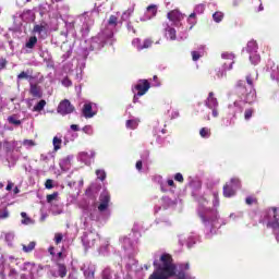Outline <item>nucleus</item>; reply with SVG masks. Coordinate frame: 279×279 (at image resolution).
<instances>
[{"label": "nucleus", "instance_id": "obj_1", "mask_svg": "<svg viewBox=\"0 0 279 279\" xmlns=\"http://www.w3.org/2000/svg\"><path fill=\"white\" fill-rule=\"evenodd\" d=\"M160 263L158 260H155L153 263L155 267V271L149 276L148 279H169L173 278V276L177 279H189V276L184 271V268H180L178 270V266L173 264V257L169 253H163L160 256Z\"/></svg>", "mask_w": 279, "mask_h": 279}, {"label": "nucleus", "instance_id": "obj_2", "mask_svg": "<svg viewBox=\"0 0 279 279\" xmlns=\"http://www.w3.org/2000/svg\"><path fill=\"white\" fill-rule=\"evenodd\" d=\"M246 83L250 86V90H247L243 81H238L235 85V93L244 104H254L256 99V92H254V80L252 78V75L246 76Z\"/></svg>", "mask_w": 279, "mask_h": 279}, {"label": "nucleus", "instance_id": "obj_3", "mask_svg": "<svg viewBox=\"0 0 279 279\" xmlns=\"http://www.w3.org/2000/svg\"><path fill=\"white\" fill-rule=\"evenodd\" d=\"M241 189V180L239 178H232L230 182H227L222 187L223 197L230 198L236 195V191Z\"/></svg>", "mask_w": 279, "mask_h": 279}, {"label": "nucleus", "instance_id": "obj_4", "mask_svg": "<svg viewBox=\"0 0 279 279\" xmlns=\"http://www.w3.org/2000/svg\"><path fill=\"white\" fill-rule=\"evenodd\" d=\"M57 111L59 114H62V117H65V114H71L72 112H74L75 107L71 104L69 99H64L59 104Z\"/></svg>", "mask_w": 279, "mask_h": 279}, {"label": "nucleus", "instance_id": "obj_5", "mask_svg": "<svg viewBox=\"0 0 279 279\" xmlns=\"http://www.w3.org/2000/svg\"><path fill=\"white\" fill-rule=\"evenodd\" d=\"M151 88V84L148 80H140L136 85H134L133 90H137V95L143 96Z\"/></svg>", "mask_w": 279, "mask_h": 279}, {"label": "nucleus", "instance_id": "obj_6", "mask_svg": "<svg viewBox=\"0 0 279 279\" xmlns=\"http://www.w3.org/2000/svg\"><path fill=\"white\" fill-rule=\"evenodd\" d=\"M167 19L169 21H171V23H173V25H175V27H178V25H180V21L184 20V14H182V12H180V10L174 9L167 13Z\"/></svg>", "mask_w": 279, "mask_h": 279}, {"label": "nucleus", "instance_id": "obj_7", "mask_svg": "<svg viewBox=\"0 0 279 279\" xmlns=\"http://www.w3.org/2000/svg\"><path fill=\"white\" fill-rule=\"evenodd\" d=\"M99 206L98 210L99 213H105V210H108V206H110V193L102 192L99 196Z\"/></svg>", "mask_w": 279, "mask_h": 279}, {"label": "nucleus", "instance_id": "obj_8", "mask_svg": "<svg viewBox=\"0 0 279 279\" xmlns=\"http://www.w3.org/2000/svg\"><path fill=\"white\" fill-rule=\"evenodd\" d=\"M82 114L85 119H93L97 112L93 111V104L88 102L83 106Z\"/></svg>", "mask_w": 279, "mask_h": 279}, {"label": "nucleus", "instance_id": "obj_9", "mask_svg": "<svg viewBox=\"0 0 279 279\" xmlns=\"http://www.w3.org/2000/svg\"><path fill=\"white\" fill-rule=\"evenodd\" d=\"M206 106L209 109H215L219 107V101H217V98L215 97V93L210 92L208 94V98L206 100Z\"/></svg>", "mask_w": 279, "mask_h": 279}, {"label": "nucleus", "instance_id": "obj_10", "mask_svg": "<svg viewBox=\"0 0 279 279\" xmlns=\"http://www.w3.org/2000/svg\"><path fill=\"white\" fill-rule=\"evenodd\" d=\"M29 93L32 97H35L36 99H41L43 97V90L40 89V86L37 84H31Z\"/></svg>", "mask_w": 279, "mask_h": 279}, {"label": "nucleus", "instance_id": "obj_11", "mask_svg": "<svg viewBox=\"0 0 279 279\" xmlns=\"http://www.w3.org/2000/svg\"><path fill=\"white\" fill-rule=\"evenodd\" d=\"M134 14V8H129L125 10L121 15V23H124L125 21H130V17Z\"/></svg>", "mask_w": 279, "mask_h": 279}, {"label": "nucleus", "instance_id": "obj_12", "mask_svg": "<svg viewBox=\"0 0 279 279\" xmlns=\"http://www.w3.org/2000/svg\"><path fill=\"white\" fill-rule=\"evenodd\" d=\"M221 58H222L223 60H232V62L229 64V68L225 66V69H228V71H231L232 64L234 63V53L223 52V53L221 54Z\"/></svg>", "mask_w": 279, "mask_h": 279}, {"label": "nucleus", "instance_id": "obj_13", "mask_svg": "<svg viewBox=\"0 0 279 279\" xmlns=\"http://www.w3.org/2000/svg\"><path fill=\"white\" fill-rule=\"evenodd\" d=\"M57 267H58V274L60 278H66V274L69 270H66V265L61 264V263H57Z\"/></svg>", "mask_w": 279, "mask_h": 279}, {"label": "nucleus", "instance_id": "obj_14", "mask_svg": "<svg viewBox=\"0 0 279 279\" xmlns=\"http://www.w3.org/2000/svg\"><path fill=\"white\" fill-rule=\"evenodd\" d=\"M47 29V23H43V24H36L33 27V32L34 34H43V32H45Z\"/></svg>", "mask_w": 279, "mask_h": 279}, {"label": "nucleus", "instance_id": "obj_15", "mask_svg": "<svg viewBox=\"0 0 279 279\" xmlns=\"http://www.w3.org/2000/svg\"><path fill=\"white\" fill-rule=\"evenodd\" d=\"M46 106H47V101L45 99H41L36 104L33 110L34 112H43Z\"/></svg>", "mask_w": 279, "mask_h": 279}, {"label": "nucleus", "instance_id": "obj_16", "mask_svg": "<svg viewBox=\"0 0 279 279\" xmlns=\"http://www.w3.org/2000/svg\"><path fill=\"white\" fill-rule=\"evenodd\" d=\"M36 43H38V38L36 36L29 37L25 45L26 49H34V47H36Z\"/></svg>", "mask_w": 279, "mask_h": 279}, {"label": "nucleus", "instance_id": "obj_17", "mask_svg": "<svg viewBox=\"0 0 279 279\" xmlns=\"http://www.w3.org/2000/svg\"><path fill=\"white\" fill-rule=\"evenodd\" d=\"M166 36H168V38H170V40H175V38H177L175 28H173V27H168V28L166 29Z\"/></svg>", "mask_w": 279, "mask_h": 279}, {"label": "nucleus", "instance_id": "obj_18", "mask_svg": "<svg viewBox=\"0 0 279 279\" xmlns=\"http://www.w3.org/2000/svg\"><path fill=\"white\" fill-rule=\"evenodd\" d=\"M146 10H147L148 14H150L151 19L154 16H156V14H158V7L156 4L148 5Z\"/></svg>", "mask_w": 279, "mask_h": 279}, {"label": "nucleus", "instance_id": "obj_19", "mask_svg": "<svg viewBox=\"0 0 279 279\" xmlns=\"http://www.w3.org/2000/svg\"><path fill=\"white\" fill-rule=\"evenodd\" d=\"M154 45V40L145 39L142 46H137L138 51H143V49H149Z\"/></svg>", "mask_w": 279, "mask_h": 279}, {"label": "nucleus", "instance_id": "obj_20", "mask_svg": "<svg viewBox=\"0 0 279 279\" xmlns=\"http://www.w3.org/2000/svg\"><path fill=\"white\" fill-rule=\"evenodd\" d=\"M108 25L110 27H117V25H119V17L117 15H110L108 20Z\"/></svg>", "mask_w": 279, "mask_h": 279}, {"label": "nucleus", "instance_id": "obj_21", "mask_svg": "<svg viewBox=\"0 0 279 279\" xmlns=\"http://www.w3.org/2000/svg\"><path fill=\"white\" fill-rule=\"evenodd\" d=\"M36 248V242H29L28 245H23V252L29 254V252H34Z\"/></svg>", "mask_w": 279, "mask_h": 279}, {"label": "nucleus", "instance_id": "obj_22", "mask_svg": "<svg viewBox=\"0 0 279 279\" xmlns=\"http://www.w3.org/2000/svg\"><path fill=\"white\" fill-rule=\"evenodd\" d=\"M126 128L129 130H136L138 128V120H128Z\"/></svg>", "mask_w": 279, "mask_h": 279}, {"label": "nucleus", "instance_id": "obj_23", "mask_svg": "<svg viewBox=\"0 0 279 279\" xmlns=\"http://www.w3.org/2000/svg\"><path fill=\"white\" fill-rule=\"evenodd\" d=\"M210 129L208 128H202L199 130V135L202 136V138H210Z\"/></svg>", "mask_w": 279, "mask_h": 279}, {"label": "nucleus", "instance_id": "obj_24", "mask_svg": "<svg viewBox=\"0 0 279 279\" xmlns=\"http://www.w3.org/2000/svg\"><path fill=\"white\" fill-rule=\"evenodd\" d=\"M21 217L23 218V219H22L23 226H29V223H32V218H29V217L27 216V213L22 211V213H21Z\"/></svg>", "mask_w": 279, "mask_h": 279}, {"label": "nucleus", "instance_id": "obj_25", "mask_svg": "<svg viewBox=\"0 0 279 279\" xmlns=\"http://www.w3.org/2000/svg\"><path fill=\"white\" fill-rule=\"evenodd\" d=\"M213 19L216 23H221L223 21V13L222 12H215L213 14Z\"/></svg>", "mask_w": 279, "mask_h": 279}, {"label": "nucleus", "instance_id": "obj_26", "mask_svg": "<svg viewBox=\"0 0 279 279\" xmlns=\"http://www.w3.org/2000/svg\"><path fill=\"white\" fill-rule=\"evenodd\" d=\"M52 143H53L54 151H58V149L62 147V140H60L58 136L53 137Z\"/></svg>", "mask_w": 279, "mask_h": 279}, {"label": "nucleus", "instance_id": "obj_27", "mask_svg": "<svg viewBox=\"0 0 279 279\" xmlns=\"http://www.w3.org/2000/svg\"><path fill=\"white\" fill-rule=\"evenodd\" d=\"M245 204L247 206H252L253 204H258V198H256V196H247L245 198Z\"/></svg>", "mask_w": 279, "mask_h": 279}, {"label": "nucleus", "instance_id": "obj_28", "mask_svg": "<svg viewBox=\"0 0 279 279\" xmlns=\"http://www.w3.org/2000/svg\"><path fill=\"white\" fill-rule=\"evenodd\" d=\"M253 114H254V108L245 109V111H244L245 121H250V119H252Z\"/></svg>", "mask_w": 279, "mask_h": 279}, {"label": "nucleus", "instance_id": "obj_29", "mask_svg": "<svg viewBox=\"0 0 279 279\" xmlns=\"http://www.w3.org/2000/svg\"><path fill=\"white\" fill-rule=\"evenodd\" d=\"M8 122L11 124V125H21V120H17L16 119V116H10L8 117Z\"/></svg>", "mask_w": 279, "mask_h": 279}, {"label": "nucleus", "instance_id": "obj_30", "mask_svg": "<svg viewBox=\"0 0 279 279\" xmlns=\"http://www.w3.org/2000/svg\"><path fill=\"white\" fill-rule=\"evenodd\" d=\"M195 16H196L195 13H191L187 19V22L191 25L190 29H193V26L195 25V23H197V21L195 20Z\"/></svg>", "mask_w": 279, "mask_h": 279}, {"label": "nucleus", "instance_id": "obj_31", "mask_svg": "<svg viewBox=\"0 0 279 279\" xmlns=\"http://www.w3.org/2000/svg\"><path fill=\"white\" fill-rule=\"evenodd\" d=\"M96 175H97L98 180H100L101 182H104V180H106V171H104V170H96Z\"/></svg>", "mask_w": 279, "mask_h": 279}, {"label": "nucleus", "instance_id": "obj_32", "mask_svg": "<svg viewBox=\"0 0 279 279\" xmlns=\"http://www.w3.org/2000/svg\"><path fill=\"white\" fill-rule=\"evenodd\" d=\"M62 239H64V235H62V233H56L54 234V243H56V245H60V243H62Z\"/></svg>", "mask_w": 279, "mask_h": 279}, {"label": "nucleus", "instance_id": "obj_33", "mask_svg": "<svg viewBox=\"0 0 279 279\" xmlns=\"http://www.w3.org/2000/svg\"><path fill=\"white\" fill-rule=\"evenodd\" d=\"M82 131L85 133V134H88V136H93V126L92 125H85Z\"/></svg>", "mask_w": 279, "mask_h": 279}, {"label": "nucleus", "instance_id": "obj_34", "mask_svg": "<svg viewBox=\"0 0 279 279\" xmlns=\"http://www.w3.org/2000/svg\"><path fill=\"white\" fill-rule=\"evenodd\" d=\"M199 218L202 219L203 223H210V221H215V219L207 217L204 214H199Z\"/></svg>", "mask_w": 279, "mask_h": 279}, {"label": "nucleus", "instance_id": "obj_35", "mask_svg": "<svg viewBox=\"0 0 279 279\" xmlns=\"http://www.w3.org/2000/svg\"><path fill=\"white\" fill-rule=\"evenodd\" d=\"M250 60H251L252 64H258V62H260V56L253 54L250 57Z\"/></svg>", "mask_w": 279, "mask_h": 279}, {"label": "nucleus", "instance_id": "obj_36", "mask_svg": "<svg viewBox=\"0 0 279 279\" xmlns=\"http://www.w3.org/2000/svg\"><path fill=\"white\" fill-rule=\"evenodd\" d=\"M84 276H85V278L93 279V278H95V270L87 269L84 271Z\"/></svg>", "mask_w": 279, "mask_h": 279}, {"label": "nucleus", "instance_id": "obj_37", "mask_svg": "<svg viewBox=\"0 0 279 279\" xmlns=\"http://www.w3.org/2000/svg\"><path fill=\"white\" fill-rule=\"evenodd\" d=\"M10 217V211L8 208H4L2 211H0V219H8Z\"/></svg>", "mask_w": 279, "mask_h": 279}, {"label": "nucleus", "instance_id": "obj_38", "mask_svg": "<svg viewBox=\"0 0 279 279\" xmlns=\"http://www.w3.org/2000/svg\"><path fill=\"white\" fill-rule=\"evenodd\" d=\"M56 197H58V193H52V194H48L46 199H47L48 204H51V202H53V199H56Z\"/></svg>", "mask_w": 279, "mask_h": 279}, {"label": "nucleus", "instance_id": "obj_39", "mask_svg": "<svg viewBox=\"0 0 279 279\" xmlns=\"http://www.w3.org/2000/svg\"><path fill=\"white\" fill-rule=\"evenodd\" d=\"M8 66V60L5 58H0V71H3Z\"/></svg>", "mask_w": 279, "mask_h": 279}, {"label": "nucleus", "instance_id": "obj_40", "mask_svg": "<svg viewBox=\"0 0 279 279\" xmlns=\"http://www.w3.org/2000/svg\"><path fill=\"white\" fill-rule=\"evenodd\" d=\"M191 53H192V60L194 62H197V60H199V58H202V54H199V52H197V51H192Z\"/></svg>", "mask_w": 279, "mask_h": 279}, {"label": "nucleus", "instance_id": "obj_41", "mask_svg": "<svg viewBox=\"0 0 279 279\" xmlns=\"http://www.w3.org/2000/svg\"><path fill=\"white\" fill-rule=\"evenodd\" d=\"M23 145H26L27 147H34L36 145V142L33 140H24Z\"/></svg>", "mask_w": 279, "mask_h": 279}, {"label": "nucleus", "instance_id": "obj_42", "mask_svg": "<svg viewBox=\"0 0 279 279\" xmlns=\"http://www.w3.org/2000/svg\"><path fill=\"white\" fill-rule=\"evenodd\" d=\"M174 180L177 182H184V177L182 175V173L178 172L175 175H174Z\"/></svg>", "mask_w": 279, "mask_h": 279}, {"label": "nucleus", "instance_id": "obj_43", "mask_svg": "<svg viewBox=\"0 0 279 279\" xmlns=\"http://www.w3.org/2000/svg\"><path fill=\"white\" fill-rule=\"evenodd\" d=\"M102 279H112V275L110 274V270L102 271Z\"/></svg>", "mask_w": 279, "mask_h": 279}, {"label": "nucleus", "instance_id": "obj_44", "mask_svg": "<svg viewBox=\"0 0 279 279\" xmlns=\"http://www.w3.org/2000/svg\"><path fill=\"white\" fill-rule=\"evenodd\" d=\"M28 77L29 75H27L24 71L17 75V80H27Z\"/></svg>", "mask_w": 279, "mask_h": 279}, {"label": "nucleus", "instance_id": "obj_45", "mask_svg": "<svg viewBox=\"0 0 279 279\" xmlns=\"http://www.w3.org/2000/svg\"><path fill=\"white\" fill-rule=\"evenodd\" d=\"M46 189H53V180L48 179L45 183Z\"/></svg>", "mask_w": 279, "mask_h": 279}, {"label": "nucleus", "instance_id": "obj_46", "mask_svg": "<svg viewBox=\"0 0 279 279\" xmlns=\"http://www.w3.org/2000/svg\"><path fill=\"white\" fill-rule=\"evenodd\" d=\"M62 84H63V86H66V87L73 86V82H71V80H69V78H64L62 81Z\"/></svg>", "mask_w": 279, "mask_h": 279}, {"label": "nucleus", "instance_id": "obj_47", "mask_svg": "<svg viewBox=\"0 0 279 279\" xmlns=\"http://www.w3.org/2000/svg\"><path fill=\"white\" fill-rule=\"evenodd\" d=\"M135 167L137 171H143V161L142 160L136 161Z\"/></svg>", "mask_w": 279, "mask_h": 279}, {"label": "nucleus", "instance_id": "obj_48", "mask_svg": "<svg viewBox=\"0 0 279 279\" xmlns=\"http://www.w3.org/2000/svg\"><path fill=\"white\" fill-rule=\"evenodd\" d=\"M153 81L155 82L154 86H160V81L157 75H154Z\"/></svg>", "mask_w": 279, "mask_h": 279}, {"label": "nucleus", "instance_id": "obj_49", "mask_svg": "<svg viewBox=\"0 0 279 279\" xmlns=\"http://www.w3.org/2000/svg\"><path fill=\"white\" fill-rule=\"evenodd\" d=\"M70 128L73 132H80V126L77 124H72Z\"/></svg>", "mask_w": 279, "mask_h": 279}, {"label": "nucleus", "instance_id": "obj_50", "mask_svg": "<svg viewBox=\"0 0 279 279\" xmlns=\"http://www.w3.org/2000/svg\"><path fill=\"white\" fill-rule=\"evenodd\" d=\"M138 97H142L141 95L138 94H135L134 97H133V104H138Z\"/></svg>", "mask_w": 279, "mask_h": 279}, {"label": "nucleus", "instance_id": "obj_51", "mask_svg": "<svg viewBox=\"0 0 279 279\" xmlns=\"http://www.w3.org/2000/svg\"><path fill=\"white\" fill-rule=\"evenodd\" d=\"M191 266L189 264H184L183 266H180V269H184L185 271H189Z\"/></svg>", "mask_w": 279, "mask_h": 279}, {"label": "nucleus", "instance_id": "obj_52", "mask_svg": "<svg viewBox=\"0 0 279 279\" xmlns=\"http://www.w3.org/2000/svg\"><path fill=\"white\" fill-rule=\"evenodd\" d=\"M211 110H213V117L215 118L219 117V111H217V108H214Z\"/></svg>", "mask_w": 279, "mask_h": 279}, {"label": "nucleus", "instance_id": "obj_53", "mask_svg": "<svg viewBox=\"0 0 279 279\" xmlns=\"http://www.w3.org/2000/svg\"><path fill=\"white\" fill-rule=\"evenodd\" d=\"M168 186H175V182H173V180H168Z\"/></svg>", "mask_w": 279, "mask_h": 279}, {"label": "nucleus", "instance_id": "obj_54", "mask_svg": "<svg viewBox=\"0 0 279 279\" xmlns=\"http://www.w3.org/2000/svg\"><path fill=\"white\" fill-rule=\"evenodd\" d=\"M12 186H14L13 183H8V185H7V191H12Z\"/></svg>", "mask_w": 279, "mask_h": 279}, {"label": "nucleus", "instance_id": "obj_55", "mask_svg": "<svg viewBox=\"0 0 279 279\" xmlns=\"http://www.w3.org/2000/svg\"><path fill=\"white\" fill-rule=\"evenodd\" d=\"M136 43H141V39L135 38V39L133 40V45H136Z\"/></svg>", "mask_w": 279, "mask_h": 279}, {"label": "nucleus", "instance_id": "obj_56", "mask_svg": "<svg viewBox=\"0 0 279 279\" xmlns=\"http://www.w3.org/2000/svg\"><path fill=\"white\" fill-rule=\"evenodd\" d=\"M214 197H215V199H219V194L218 193H214Z\"/></svg>", "mask_w": 279, "mask_h": 279}, {"label": "nucleus", "instance_id": "obj_57", "mask_svg": "<svg viewBox=\"0 0 279 279\" xmlns=\"http://www.w3.org/2000/svg\"><path fill=\"white\" fill-rule=\"evenodd\" d=\"M58 257H59V258H62V252H59V253H58Z\"/></svg>", "mask_w": 279, "mask_h": 279}, {"label": "nucleus", "instance_id": "obj_58", "mask_svg": "<svg viewBox=\"0 0 279 279\" xmlns=\"http://www.w3.org/2000/svg\"><path fill=\"white\" fill-rule=\"evenodd\" d=\"M14 193H15V194L19 193V187H15V189H14Z\"/></svg>", "mask_w": 279, "mask_h": 279}, {"label": "nucleus", "instance_id": "obj_59", "mask_svg": "<svg viewBox=\"0 0 279 279\" xmlns=\"http://www.w3.org/2000/svg\"><path fill=\"white\" fill-rule=\"evenodd\" d=\"M276 239H277V242L279 243V235L278 234L276 235Z\"/></svg>", "mask_w": 279, "mask_h": 279}, {"label": "nucleus", "instance_id": "obj_60", "mask_svg": "<svg viewBox=\"0 0 279 279\" xmlns=\"http://www.w3.org/2000/svg\"><path fill=\"white\" fill-rule=\"evenodd\" d=\"M60 1H62V0H56V3H60Z\"/></svg>", "mask_w": 279, "mask_h": 279}, {"label": "nucleus", "instance_id": "obj_61", "mask_svg": "<svg viewBox=\"0 0 279 279\" xmlns=\"http://www.w3.org/2000/svg\"><path fill=\"white\" fill-rule=\"evenodd\" d=\"M2 186H3V184H2V183H0V189H2Z\"/></svg>", "mask_w": 279, "mask_h": 279}, {"label": "nucleus", "instance_id": "obj_62", "mask_svg": "<svg viewBox=\"0 0 279 279\" xmlns=\"http://www.w3.org/2000/svg\"><path fill=\"white\" fill-rule=\"evenodd\" d=\"M234 106H236V101L234 102Z\"/></svg>", "mask_w": 279, "mask_h": 279}, {"label": "nucleus", "instance_id": "obj_63", "mask_svg": "<svg viewBox=\"0 0 279 279\" xmlns=\"http://www.w3.org/2000/svg\"><path fill=\"white\" fill-rule=\"evenodd\" d=\"M199 8H204L203 5H201Z\"/></svg>", "mask_w": 279, "mask_h": 279}]
</instances>
